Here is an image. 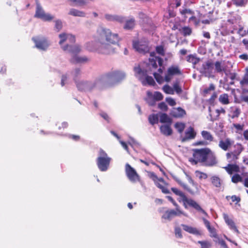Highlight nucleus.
<instances>
[{"mask_svg":"<svg viewBox=\"0 0 248 248\" xmlns=\"http://www.w3.org/2000/svg\"><path fill=\"white\" fill-rule=\"evenodd\" d=\"M121 40L118 33L113 32L109 28L101 26L96 30L95 41L87 43L86 48L90 51L109 54L115 52L113 46L117 45Z\"/></svg>","mask_w":248,"mask_h":248,"instance_id":"obj_1","label":"nucleus"},{"mask_svg":"<svg viewBox=\"0 0 248 248\" xmlns=\"http://www.w3.org/2000/svg\"><path fill=\"white\" fill-rule=\"evenodd\" d=\"M125 77V73L120 71H111L100 76L104 89L110 84L121 81Z\"/></svg>","mask_w":248,"mask_h":248,"instance_id":"obj_2","label":"nucleus"},{"mask_svg":"<svg viewBox=\"0 0 248 248\" xmlns=\"http://www.w3.org/2000/svg\"><path fill=\"white\" fill-rule=\"evenodd\" d=\"M100 76L93 81H79L77 84L78 89L82 91H92L94 89H103V86Z\"/></svg>","mask_w":248,"mask_h":248,"instance_id":"obj_3","label":"nucleus"},{"mask_svg":"<svg viewBox=\"0 0 248 248\" xmlns=\"http://www.w3.org/2000/svg\"><path fill=\"white\" fill-rule=\"evenodd\" d=\"M171 190L176 195L182 197L184 205L186 208H187L186 204H188L189 206L194 208L196 210L202 213L205 216H207V213L201 208L200 205L196 202L191 199H188L182 191L174 187H172Z\"/></svg>","mask_w":248,"mask_h":248,"instance_id":"obj_4","label":"nucleus"},{"mask_svg":"<svg viewBox=\"0 0 248 248\" xmlns=\"http://www.w3.org/2000/svg\"><path fill=\"white\" fill-rule=\"evenodd\" d=\"M111 158L102 149L99 150L98 156L96 159V164L99 170L105 171L108 169Z\"/></svg>","mask_w":248,"mask_h":248,"instance_id":"obj_5","label":"nucleus"},{"mask_svg":"<svg viewBox=\"0 0 248 248\" xmlns=\"http://www.w3.org/2000/svg\"><path fill=\"white\" fill-rule=\"evenodd\" d=\"M241 17L238 15L235 14L229 17L226 23V26L222 27L221 34L223 35H227L230 33H233L236 27L233 25L237 21H240Z\"/></svg>","mask_w":248,"mask_h":248,"instance_id":"obj_6","label":"nucleus"},{"mask_svg":"<svg viewBox=\"0 0 248 248\" xmlns=\"http://www.w3.org/2000/svg\"><path fill=\"white\" fill-rule=\"evenodd\" d=\"M134 71L136 76L142 81L143 85L145 84L144 81H142L144 78H145V81L149 85H154L155 84L154 78L151 76H147V71L144 69H142L140 66L135 67L134 68Z\"/></svg>","mask_w":248,"mask_h":248,"instance_id":"obj_7","label":"nucleus"},{"mask_svg":"<svg viewBox=\"0 0 248 248\" xmlns=\"http://www.w3.org/2000/svg\"><path fill=\"white\" fill-rule=\"evenodd\" d=\"M209 151L210 149L209 148L196 149L194 151L193 154L194 159H190V161L192 162H194L195 164L200 162L203 165L208 152Z\"/></svg>","mask_w":248,"mask_h":248,"instance_id":"obj_8","label":"nucleus"},{"mask_svg":"<svg viewBox=\"0 0 248 248\" xmlns=\"http://www.w3.org/2000/svg\"><path fill=\"white\" fill-rule=\"evenodd\" d=\"M34 17L40 18L45 21H50L54 17L48 13H46L39 2L36 3V11Z\"/></svg>","mask_w":248,"mask_h":248,"instance_id":"obj_9","label":"nucleus"},{"mask_svg":"<svg viewBox=\"0 0 248 248\" xmlns=\"http://www.w3.org/2000/svg\"><path fill=\"white\" fill-rule=\"evenodd\" d=\"M32 39L35 44V46L40 50H46L50 45L49 41L44 37H33Z\"/></svg>","mask_w":248,"mask_h":248,"instance_id":"obj_10","label":"nucleus"},{"mask_svg":"<svg viewBox=\"0 0 248 248\" xmlns=\"http://www.w3.org/2000/svg\"><path fill=\"white\" fill-rule=\"evenodd\" d=\"M214 63L211 60H208L202 65V73L207 77H214L213 72Z\"/></svg>","mask_w":248,"mask_h":248,"instance_id":"obj_11","label":"nucleus"},{"mask_svg":"<svg viewBox=\"0 0 248 248\" xmlns=\"http://www.w3.org/2000/svg\"><path fill=\"white\" fill-rule=\"evenodd\" d=\"M133 46L136 51L140 53H145L149 51V47L147 41H134Z\"/></svg>","mask_w":248,"mask_h":248,"instance_id":"obj_12","label":"nucleus"},{"mask_svg":"<svg viewBox=\"0 0 248 248\" xmlns=\"http://www.w3.org/2000/svg\"><path fill=\"white\" fill-rule=\"evenodd\" d=\"M125 173L127 177L131 182H135L139 180L140 177L136 170L128 163L125 165Z\"/></svg>","mask_w":248,"mask_h":248,"instance_id":"obj_13","label":"nucleus"},{"mask_svg":"<svg viewBox=\"0 0 248 248\" xmlns=\"http://www.w3.org/2000/svg\"><path fill=\"white\" fill-rule=\"evenodd\" d=\"M181 214L186 216L179 208H176V211L174 210H167L163 215L162 218L170 221L175 217L180 216Z\"/></svg>","mask_w":248,"mask_h":248,"instance_id":"obj_14","label":"nucleus"},{"mask_svg":"<svg viewBox=\"0 0 248 248\" xmlns=\"http://www.w3.org/2000/svg\"><path fill=\"white\" fill-rule=\"evenodd\" d=\"M104 18L107 21L109 22L123 23L125 21V17L124 16L118 15L105 14L104 15Z\"/></svg>","mask_w":248,"mask_h":248,"instance_id":"obj_15","label":"nucleus"},{"mask_svg":"<svg viewBox=\"0 0 248 248\" xmlns=\"http://www.w3.org/2000/svg\"><path fill=\"white\" fill-rule=\"evenodd\" d=\"M59 37L60 39L59 44L62 48L63 43L66 42L68 44H73L75 42V37L74 35L66 33H62L59 35Z\"/></svg>","mask_w":248,"mask_h":248,"instance_id":"obj_16","label":"nucleus"},{"mask_svg":"<svg viewBox=\"0 0 248 248\" xmlns=\"http://www.w3.org/2000/svg\"><path fill=\"white\" fill-rule=\"evenodd\" d=\"M62 49L65 51H67L72 54V55L77 54L81 51V47L78 45H72V44H67L62 46Z\"/></svg>","mask_w":248,"mask_h":248,"instance_id":"obj_17","label":"nucleus"},{"mask_svg":"<svg viewBox=\"0 0 248 248\" xmlns=\"http://www.w3.org/2000/svg\"><path fill=\"white\" fill-rule=\"evenodd\" d=\"M217 161L216 158L214 153H213L210 149V151L208 152L207 155L206 156L205 161L203 164V166H213L216 164Z\"/></svg>","mask_w":248,"mask_h":248,"instance_id":"obj_18","label":"nucleus"},{"mask_svg":"<svg viewBox=\"0 0 248 248\" xmlns=\"http://www.w3.org/2000/svg\"><path fill=\"white\" fill-rule=\"evenodd\" d=\"M234 143L233 140L229 138H226L225 140H221L219 141L218 146L223 150L226 151Z\"/></svg>","mask_w":248,"mask_h":248,"instance_id":"obj_19","label":"nucleus"},{"mask_svg":"<svg viewBox=\"0 0 248 248\" xmlns=\"http://www.w3.org/2000/svg\"><path fill=\"white\" fill-rule=\"evenodd\" d=\"M196 135V134L193 128L190 126L185 131V136L184 137L182 138V141L184 142L189 140L193 139L195 138Z\"/></svg>","mask_w":248,"mask_h":248,"instance_id":"obj_20","label":"nucleus"},{"mask_svg":"<svg viewBox=\"0 0 248 248\" xmlns=\"http://www.w3.org/2000/svg\"><path fill=\"white\" fill-rule=\"evenodd\" d=\"M88 58L85 56H80L77 54L72 55L70 61L74 64L85 63L88 61Z\"/></svg>","mask_w":248,"mask_h":248,"instance_id":"obj_21","label":"nucleus"},{"mask_svg":"<svg viewBox=\"0 0 248 248\" xmlns=\"http://www.w3.org/2000/svg\"><path fill=\"white\" fill-rule=\"evenodd\" d=\"M223 218L225 221V222L227 224V225L229 226L231 230H233L237 233H239V231L237 229L234 222L233 221L230 219L228 216V215L226 214H223Z\"/></svg>","mask_w":248,"mask_h":248,"instance_id":"obj_22","label":"nucleus"},{"mask_svg":"<svg viewBox=\"0 0 248 248\" xmlns=\"http://www.w3.org/2000/svg\"><path fill=\"white\" fill-rule=\"evenodd\" d=\"M181 226L184 231L189 232V233L196 235H201L202 234V232L196 228L192 227L185 224H181Z\"/></svg>","mask_w":248,"mask_h":248,"instance_id":"obj_23","label":"nucleus"},{"mask_svg":"<svg viewBox=\"0 0 248 248\" xmlns=\"http://www.w3.org/2000/svg\"><path fill=\"white\" fill-rule=\"evenodd\" d=\"M240 83L243 91L248 93V68L246 69V73Z\"/></svg>","mask_w":248,"mask_h":248,"instance_id":"obj_24","label":"nucleus"},{"mask_svg":"<svg viewBox=\"0 0 248 248\" xmlns=\"http://www.w3.org/2000/svg\"><path fill=\"white\" fill-rule=\"evenodd\" d=\"M170 124H166L161 125L160 127L161 133L166 136H170L172 134V130L170 127Z\"/></svg>","mask_w":248,"mask_h":248,"instance_id":"obj_25","label":"nucleus"},{"mask_svg":"<svg viewBox=\"0 0 248 248\" xmlns=\"http://www.w3.org/2000/svg\"><path fill=\"white\" fill-rule=\"evenodd\" d=\"M170 114L175 118H181L186 114V111L180 107L174 108L171 112Z\"/></svg>","mask_w":248,"mask_h":248,"instance_id":"obj_26","label":"nucleus"},{"mask_svg":"<svg viewBox=\"0 0 248 248\" xmlns=\"http://www.w3.org/2000/svg\"><path fill=\"white\" fill-rule=\"evenodd\" d=\"M210 181L213 186L216 188H220L222 184V180L217 175L212 176L210 178Z\"/></svg>","mask_w":248,"mask_h":248,"instance_id":"obj_27","label":"nucleus"},{"mask_svg":"<svg viewBox=\"0 0 248 248\" xmlns=\"http://www.w3.org/2000/svg\"><path fill=\"white\" fill-rule=\"evenodd\" d=\"M167 73L168 75H171L172 76L182 74L179 66L177 65H172L168 69Z\"/></svg>","mask_w":248,"mask_h":248,"instance_id":"obj_28","label":"nucleus"},{"mask_svg":"<svg viewBox=\"0 0 248 248\" xmlns=\"http://www.w3.org/2000/svg\"><path fill=\"white\" fill-rule=\"evenodd\" d=\"M68 15L78 17H85L86 16L85 12L74 8H71L69 10Z\"/></svg>","mask_w":248,"mask_h":248,"instance_id":"obj_29","label":"nucleus"},{"mask_svg":"<svg viewBox=\"0 0 248 248\" xmlns=\"http://www.w3.org/2000/svg\"><path fill=\"white\" fill-rule=\"evenodd\" d=\"M71 6L81 7L87 4V2L85 0H67Z\"/></svg>","mask_w":248,"mask_h":248,"instance_id":"obj_30","label":"nucleus"},{"mask_svg":"<svg viewBox=\"0 0 248 248\" xmlns=\"http://www.w3.org/2000/svg\"><path fill=\"white\" fill-rule=\"evenodd\" d=\"M224 169L229 174H232L233 172H237L239 171V167L235 164H228Z\"/></svg>","mask_w":248,"mask_h":248,"instance_id":"obj_31","label":"nucleus"},{"mask_svg":"<svg viewBox=\"0 0 248 248\" xmlns=\"http://www.w3.org/2000/svg\"><path fill=\"white\" fill-rule=\"evenodd\" d=\"M214 66L215 68V71L217 73L222 74L223 72L226 73V69L224 67L222 64L221 62L219 61H217L214 63Z\"/></svg>","mask_w":248,"mask_h":248,"instance_id":"obj_32","label":"nucleus"},{"mask_svg":"<svg viewBox=\"0 0 248 248\" xmlns=\"http://www.w3.org/2000/svg\"><path fill=\"white\" fill-rule=\"evenodd\" d=\"M160 122L161 123H166L167 124H171L172 120L166 113H161L160 115Z\"/></svg>","mask_w":248,"mask_h":248,"instance_id":"obj_33","label":"nucleus"},{"mask_svg":"<svg viewBox=\"0 0 248 248\" xmlns=\"http://www.w3.org/2000/svg\"><path fill=\"white\" fill-rule=\"evenodd\" d=\"M73 76V80L75 81L76 84H77L78 81V77L81 75V71L79 68L75 69L71 73Z\"/></svg>","mask_w":248,"mask_h":248,"instance_id":"obj_34","label":"nucleus"},{"mask_svg":"<svg viewBox=\"0 0 248 248\" xmlns=\"http://www.w3.org/2000/svg\"><path fill=\"white\" fill-rule=\"evenodd\" d=\"M135 26V20L131 18L129 20H126L124 26V28L125 30H131Z\"/></svg>","mask_w":248,"mask_h":248,"instance_id":"obj_35","label":"nucleus"},{"mask_svg":"<svg viewBox=\"0 0 248 248\" xmlns=\"http://www.w3.org/2000/svg\"><path fill=\"white\" fill-rule=\"evenodd\" d=\"M201 135L205 140L209 141H213L214 137L209 132L203 130L202 132Z\"/></svg>","mask_w":248,"mask_h":248,"instance_id":"obj_36","label":"nucleus"},{"mask_svg":"<svg viewBox=\"0 0 248 248\" xmlns=\"http://www.w3.org/2000/svg\"><path fill=\"white\" fill-rule=\"evenodd\" d=\"M148 121L149 123L152 124L154 125L155 124L158 123V116L157 114H152L150 115L148 117Z\"/></svg>","mask_w":248,"mask_h":248,"instance_id":"obj_37","label":"nucleus"},{"mask_svg":"<svg viewBox=\"0 0 248 248\" xmlns=\"http://www.w3.org/2000/svg\"><path fill=\"white\" fill-rule=\"evenodd\" d=\"M238 155H236L235 153L232 152H229L226 154V157L230 162H234L238 158Z\"/></svg>","mask_w":248,"mask_h":248,"instance_id":"obj_38","label":"nucleus"},{"mask_svg":"<svg viewBox=\"0 0 248 248\" xmlns=\"http://www.w3.org/2000/svg\"><path fill=\"white\" fill-rule=\"evenodd\" d=\"M187 61L191 62L192 64L195 65L198 63L200 61V59L197 58L193 55H189L186 57Z\"/></svg>","mask_w":248,"mask_h":248,"instance_id":"obj_39","label":"nucleus"},{"mask_svg":"<svg viewBox=\"0 0 248 248\" xmlns=\"http://www.w3.org/2000/svg\"><path fill=\"white\" fill-rule=\"evenodd\" d=\"M219 101L223 104L226 105L229 103L228 95L227 93L221 94L219 97Z\"/></svg>","mask_w":248,"mask_h":248,"instance_id":"obj_40","label":"nucleus"},{"mask_svg":"<svg viewBox=\"0 0 248 248\" xmlns=\"http://www.w3.org/2000/svg\"><path fill=\"white\" fill-rule=\"evenodd\" d=\"M232 182L233 183H237L238 182H243V179L241 175L238 173H235L232 177Z\"/></svg>","mask_w":248,"mask_h":248,"instance_id":"obj_41","label":"nucleus"},{"mask_svg":"<svg viewBox=\"0 0 248 248\" xmlns=\"http://www.w3.org/2000/svg\"><path fill=\"white\" fill-rule=\"evenodd\" d=\"M55 22V30L56 31H60L62 28V21L60 19H57L54 21Z\"/></svg>","mask_w":248,"mask_h":248,"instance_id":"obj_42","label":"nucleus"},{"mask_svg":"<svg viewBox=\"0 0 248 248\" xmlns=\"http://www.w3.org/2000/svg\"><path fill=\"white\" fill-rule=\"evenodd\" d=\"M195 173L196 176L200 180L206 179L208 178V175L206 173L201 171L196 170Z\"/></svg>","mask_w":248,"mask_h":248,"instance_id":"obj_43","label":"nucleus"},{"mask_svg":"<svg viewBox=\"0 0 248 248\" xmlns=\"http://www.w3.org/2000/svg\"><path fill=\"white\" fill-rule=\"evenodd\" d=\"M174 127L179 133H181L185 129V124L182 123H176L174 124Z\"/></svg>","mask_w":248,"mask_h":248,"instance_id":"obj_44","label":"nucleus"},{"mask_svg":"<svg viewBox=\"0 0 248 248\" xmlns=\"http://www.w3.org/2000/svg\"><path fill=\"white\" fill-rule=\"evenodd\" d=\"M198 243L201 245V248H210L212 246L211 242L208 241H199Z\"/></svg>","mask_w":248,"mask_h":248,"instance_id":"obj_45","label":"nucleus"},{"mask_svg":"<svg viewBox=\"0 0 248 248\" xmlns=\"http://www.w3.org/2000/svg\"><path fill=\"white\" fill-rule=\"evenodd\" d=\"M155 54V52H152L151 53V56L152 57V58L149 59V64L152 65V67L154 68H156L157 67L156 61H155V56L154 55Z\"/></svg>","mask_w":248,"mask_h":248,"instance_id":"obj_46","label":"nucleus"},{"mask_svg":"<svg viewBox=\"0 0 248 248\" xmlns=\"http://www.w3.org/2000/svg\"><path fill=\"white\" fill-rule=\"evenodd\" d=\"M234 147L235 149L232 152L235 153L236 155L239 156L243 150L242 146L241 144L237 143L234 145Z\"/></svg>","mask_w":248,"mask_h":248,"instance_id":"obj_47","label":"nucleus"},{"mask_svg":"<svg viewBox=\"0 0 248 248\" xmlns=\"http://www.w3.org/2000/svg\"><path fill=\"white\" fill-rule=\"evenodd\" d=\"M215 89V85L211 83L210 84L209 87L205 88L203 91L204 95H206L207 94L210 93V92L212 91H214Z\"/></svg>","mask_w":248,"mask_h":248,"instance_id":"obj_48","label":"nucleus"},{"mask_svg":"<svg viewBox=\"0 0 248 248\" xmlns=\"http://www.w3.org/2000/svg\"><path fill=\"white\" fill-rule=\"evenodd\" d=\"M147 95L148 96V98L147 99V102L149 104L150 106H154L155 104V102L156 100H155L152 95V93L148 92H147Z\"/></svg>","mask_w":248,"mask_h":248,"instance_id":"obj_49","label":"nucleus"},{"mask_svg":"<svg viewBox=\"0 0 248 248\" xmlns=\"http://www.w3.org/2000/svg\"><path fill=\"white\" fill-rule=\"evenodd\" d=\"M151 96H152L153 98L156 101L161 100L163 98L162 94L159 92H155L154 94H152Z\"/></svg>","mask_w":248,"mask_h":248,"instance_id":"obj_50","label":"nucleus"},{"mask_svg":"<svg viewBox=\"0 0 248 248\" xmlns=\"http://www.w3.org/2000/svg\"><path fill=\"white\" fill-rule=\"evenodd\" d=\"M163 90L167 94H173L174 93L173 89L168 85H165L163 87Z\"/></svg>","mask_w":248,"mask_h":248,"instance_id":"obj_51","label":"nucleus"},{"mask_svg":"<svg viewBox=\"0 0 248 248\" xmlns=\"http://www.w3.org/2000/svg\"><path fill=\"white\" fill-rule=\"evenodd\" d=\"M208 230L210 233L211 237L215 238L216 239L215 240H217V238H219L217 233L216 230L214 227H211L208 229Z\"/></svg>","mask_w":248,"mask_h":248,"instance_id":"obj_52","label":"nucleus"},{"mask_svg":"<svg viewBox=\"0 0 248 248\" xmlns=\"http://www.w3.org/2000/svg\"><path fill=\"white\" fill-rule=\"evenodd\" d=\"M237 33L242 37L245 36L248 34V30H244L243 27L239 26Z\"/></svg>","mask_w":248,"mask_h":248,"instance_id":"obj_53","label":"nucleus"},{"mask_svg":"<svg viewBox=\"0 0 248 248\" xmlns=\"http://www.w3.org/2000/svg\"><path fill=\"white\" fill-rule=\"evenodd\" d=\"M233 3L237 6H243L245 5L248 0H232Z\"/></svg>","mask_w":248,"mask_h":248,"instance_id":"obj_54","label":"nucleus"},{"mask_svg":"<svg viewBox=\"0 0 248 248\" xmlns=\"http://www.w3.org/2000/svg\"><path fill=\"white\" fill-rule=\"evenodd\" d=\"M173 88L176 92L177 93L180 94L182 93V90L181 87L179 85L178 82H176L173 85Z\"/></svg>","mask_w":248,"mask_h":248,"instance_id":"obj_55","label":"nucleus"},{"mask_svg":"<svg viewBox=\"0 0 248 248\" xmlns=\"http://www.w3.org/2000/svg\"><path fill=\"white\" fill-rule=\"evenodd\" d=\"M182 32L184 36L189 35L191 33V30L189 27H185L182 28Z\"/></svg>","mask_w":248,"mask_h":248,"instance_id":"obj_56","label":"nucleus"},{"mask_svg":"<svg viewBox=\"0 0 248 248\" xmlns=\"http://www.w3.org/2000/svg\"><path fill=\"white\" fill-rule=\"evenodd\" d=\"M175 236L179 238H182L183 236L182 234L181 229L179 227H176L174 229Z\"/></svg>","mask_w":248,"mask_h":248,"instance_id":"obj_57","label":"nucleus"},{"mask_svg":"<svg viewBox=\"0 0 248 248\" xmlns=\"http://www.w3.org/2000/svg\"><path fill=\"white\" fill-rule=\"evenodd\" d=\"M232 118H234L238 117L240 113V109L237 108H235L232 110Z\"/></svg>","mask_w":248,"mask_h":248,"instance_id":"obj_58","label":"nucleus"},{"mask_svg":"<svg viewBox=\"0 0 248 248\" xmlns=\"http://www.w3.org/2000/svg\"><path fill=\"white\" fill-rule=\"evenodd\" d=\"M214 241L216 243H218L219 244H220V246L223 248H229L227 245H226L225 242L223 240L219 238H217V240H214Z\"/></svg>","mask_w":248,"mask_h":248,"instance_id":"obj_59","label":"nucleus"},{"mask_svg":"<svg viewBox=\"0 0 248 248\" xmlns=\"http://www.w3.org/2000/svg\"><path fill=\"white\" fill-rule=\"evenodd\" d=\"M214 241L216 243H218L219 244H220V246L223 248H229L227 245H226L225 242L223 240L219 238H217V240H214Z\"/></svg>","mask_w":248,"mask_h":248,"instance_id":"obj_60","label":"nucleus"},{"mask_svg":"<svg viewBox=\"0 0 248 248\" xmlns=\"http://www.w3.org/2000/svg\"><path fill=\"white\" fill-rule=\"evenodd\" d=\"M225 74L228 77V78H230L232 80H233L236 76V74L235 73H231L227 70L226 71V73H225Z\"/></svg>","mask_w":248,"mask_h":248,"instance_id":"obj_61","label":"nucleus"},{"mask_svg":"<svg viewBox=\"0 0 248 248\" xmlns=\"http://www.w3.org/2000/svg\"><path fill=\"white\" fill-rule=\"evenodd\" d=\"M156 51L158 54L162 56H164L165 54L164 48L162 46H157L156 47Z\"/></svg>","mask_w":248,"mask_h":248,"instance_id":"obj_62","label":"nucleus"},{"mask_svg":"<svg viewBox=\"0 0 248 248\" xmlns=\"http://www.w3.org/2000/svg\"><path fill=\"white\" fill-rule=\"evenodd\" d=\"M154 76L155 78L156 81L160 84L163 81V79L162 77L158 73H154Z\"/></svg>","mask_w":248,"mask_h":248,"instance_id":"obj_63","label":"nucleus"},{"mask_svg":"<svg viewBox=\"0 0 248 248\" xmlns=\"http://www.w3.org/2000/svg\"><path fill=\"white\" fill-rule=\"evenodd\" d=\"M165 100L170 106H174L176 105L175 101L171 97H167Z\"/></svg>","mask_w":248,"mask_h":248,"instance_id":"obj_64","label":"nucleus"}]
</instances>
